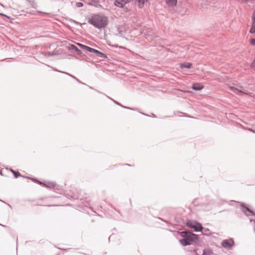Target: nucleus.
Wrapping results in <instances>:
<instances>
[{"mask_svg": "<svg viewBox=\"0 0 255 255\" xmlns=\"http://www.w3.org/2000/svg\"><path fill=\"white\" fill-rule=\"evenodd\" d=\"M88 22L97 28L105 27L108 22V18L103 15L96 14L93 15L88 20Z\"/></svg>", "mask_w": 255, "mask_h": 255, "instance_id": "f257e3e1", "label": "nucleus"}, {"mask_svg": "<svg viewBox=\"0 0 255 255\" xmlns=\"http://www.w3.org/2000/svg\"><path fill=\"white\" fill-rule=\"evenodd\" d=\"M78 44L83 49H86V50H87L90 52L94 53L96 54V55L98 56H99L100 57H102V58L107 57L106 55L104 53H102L96 49H93L92 48H91L90 47H88V46L84 45H83L82 44Z\"/></svg>", "mask_w": 255, "mask_h": 255, "instance_id": "f03ea898", "label": "nucleus"}, {"mask_svg": "<svg viewBox=\"0 0 255 255\" xmlns=\"http://www.w3.org/2000/svg\"><path fill=\"white\" fill-rule=\"evenodd\" d=\"M187 226L190 228L193 229L196 232L201 231L202 229L201 225L196 222L188 221L187 223Z\"/></svg>", "mask_w": 255, "mask_h": 255, "instance_id": "7ed1b4c3", "label": "nucleus"}, {"mask_svg": "<svg viewBox=\"0 0 255 255\" xmlns=\"http://www.w3.org/2000/svg\"><path fill=\"white\" fill-rule=\"evenodd\" d=\"M234 245V241L232 239L224 240L222 243V246L226 249H230Z\"/></svg>", "mask_w": 255, "mask_h": 255, "instance_id": "20e7f679", "label": "nucleus"}, {"mask_svg": "<svg viewBox=\"0 0 255 255\" xmlns=\"http://www.w3.org/2000/svg\"><path fill=\"white\" fill-rule=\"evenodd\" d=\"M252 25L250 29V32L252 33H255V8L252 14Z\"/></svg>", "mask_w": 255, "mask_h": 255, "instance_id": "39448f33", "label": "nucleus"}, {"mask_svg": "<svg viewBox=\"0 0 255 255\" xmlns=\"http://www.w3.org/2000/svg\"><path fill=\"white\" fill-rule=\"evenodd\" d=\"M129 1V0H116L115 5L117 6L122 7Z\"/></svg>", "mask_w": 255, "mask_h": 255, "instance_id": "423d86ee", "label": "nucleus"}, {"mask_svg": "<svg viewBox=\"0 0 255 255\" xmlns=\"http://www.w3.org/2000/svg\"><path fill=\"white\" fill-rule=\"evenodd\" d=\"M230 89L234 93L237 94H239L240 93H243V94H247V95L249 94V93L245 90L244 91H242V90H239L238 89H237L235 87H230Z\"/></svg>", "mask_w": 255, "mask_h": 255, "instance_id": "0eeeda50", "label": "nucleus"}, {"mask_svg": "<svg viewBox=\"0 0 255 255\" xmlns=\"http://www.w3.org/2000/svg\"><path fill=\"white\" fill-rule=\"evenodd\" d=\"M189 241H194L197 239V236L191 232H188L187 237L186 238Z\"/></svg>", "mask_w": 255, "mask_h": 255, "instance_id": "6e6552de", "label": "nucleus"}, {"mask_svg": "<svg viewBox=\"0 0 255 255\" xmlns=\"http://www.w3.org/2000/svg\"><path fill=\"white\" fill-rule=\"evenodd\" d=\"M203 86L198 84V83H195L193 84L192 85V88L194 90H202L203 88Z\"/></svg>", "mask_w": 255, "mask_h": 255, "instance_id": "1a4fd4ad", "label": "nucleus"}, {"mask_svg": "<svg viewBox=\"0 0 255 255\" xmlns=\"http://www.w3.org/2000/svg\"><path fill=\"white\" fill-rule=\"evenodd\" d=\"M180 242L184 246L190 245V243L186 238L180 240Z\"/></svg>", "mask_w": 255, "mask_h": 255, "instance_id": "9d476101", "label": "nucleus"}, {"mask_svg": "<svg viewBox=\"0 0 255 255\" xmlns=\"http://www.w3.org/2000/svg\"><path fill=\"white\" fill-rule=\"evenodd\" d=\"M177 0H166V2L170 6H175L176 5Z\"/></svg>", "mask_w": 255, "mask_h": 255, "instance_id": "9b49d317", "label": "nucleus"}, {"mask_svg": "<svg viewBox=\"0 0 255 255\" xmlns=\"http://www.w3.org/2000/svg\"><path fill=\"white\" fill-rule=\"evenodd\" d=\"M149 0H135L140 7H142L145 3L148 2Z\"/></svg>", "mask_w": 255, "mask_h": 255, "instance_id": "f8f14e48", "label": "nucleus"}, {"mask_svg": "<svg viewBox=\"0 0 255 255\" xmlns=\"http://www.w3.org/2000/svg\"><path fill=\"white\" fill-rule=\"evenodd\" d=\"M192 64L191 63H182L180 64L181 68H190L191 67Z\"/></svg>", "mask_w": 255, "mask_h": 255, "instance_id": "ddd939ff", "label": "nucleus"}, {"mask_svg": "<svg viewBox=\"0 0 255 255\" xmlns=\"http://www.w3.org/2000/svg\"><path fill=\"white\" fill-rule=\"evenodd\" d=\"M43 184L45 186L48 188H53L55 186V184L54 182H48Z\"/></svg>", "mask_w": 255, "mask_h": 255, "instance_id": "4468645a", "label": "nucleus"}, {"mask_svg": "<svg viewBox=\"0 0 255 255\" xmlns=\"http://www.w3.org/2000/svg\"><path fill=\"white\" fill-rule=\"evenodd\" d=\"M70 49L77 51V52H80V50L78 49V48L75 45H72L70 46Z\"/></svg>", "mask_w": 255, "mask_h": 255, "instance_id": "2eb2a0df", "label": "nucleus"}, {"mask_svg": "<svg viewBox=\"0 0 255 255\" xmlns=\"http://www.w3.org/2000/svg\"><path fill=\"white\" fill-rule=\"evenodd\" d=\"M189 232H182L180 233L181 237L186 238Z\"/></svg>", "mask_w": 255, "mask_h": 255, "instance_id": "dca6fc26", "label": "nucleus"}, {"mask_svg": "<svg viewBox=\"0 0 255 255\" xmlns=\"http://www.w3.org/2000/svg\"><path fill=\"white\" fill-rule=\"evenodd\" d=\"M76 6H77V7H80L83 6V3H82V2H77V3H76Z\"/></svg>", "mask_w": 255, "mask_h": 255, "instance_id": "f3484780", "label": "nucleus"}, {"mask_svg": "<svg viewBox=\"0 0 255 255\" xmlns=\"http://www.w3.org/2000/svg\"><path fill=\"white\" fill-rule=\"evenodd\" d=\"M250 43L252 45H255V38H252L251 39Z\"/></svg>", "mask_w": 255, "mask_h": 255, "instance_id": "a211bd4d", "label": "nucleus"}, {"mask_svg": "<svg viewBox=\"0 0 255 255\" xmlns=\"http://www.w3.org/2000/svg\"><path fill=\"white\" fill-rule=\"evenodd\" d=\"M239 1L242 3H247L250 0H239Z\"/></svg>", "mask_w": 255, "mask_h": 255, "instance_id": "6ab92c4d", "label": "nucleus"}, {"mask_svg": "<svg viewBox=\"0 0 255 255\" xmlns=\"http://www.w3.org/2000/svg\"><path fill=\"white\" fill-rule=\"evenodd\" d=\"M44 55L46 56H52L53 55V54L51 52H45L44 53Z\"/></svg>", "mask_w": 255, "mask_h": 255, "instance_id": "aec40b11", "label": "nucleus"}, {"mask_svg": "<svg viewBox=\"0 0 255 255\" xmlns=\"http://www.w3.org/2000/svg\"><path fill=\"white\" fill-rule=\"evenodd\" d=\"M251 67L252 68L255 69V59H254V60L253 61L252 63L251 64Z\"/></svg>", "mask_w": 255, "mask_h": 255, "instance_id": "412c9836", "label": "nucleus"}, {"mask_svg": "<svg viewBox=\"0 0 255 255\" xmlns=\"http://www.w3.org/2000/svg\"><path fill=\"white\" fill-rule=\"evenodd\" d=\"M14 175L16 178L18 177V176H20V174L18 172H16L14 173Z\"/></svg>", "mask_w": 255, "mask_h": 255, "instance_id": "4be33fe9", "label": "nucleus"}, {"mask_svg": "<svg viewBox=\"0 0 255 255\" xmlns=\"http://www.w3.org/2000/svg\"><path fill=\"white\" fill-rule=\"evenodd\" d=\"M202 255H210V253H207L205 251H204Z\"/></svg>", "mask_w": 255, "mask_h": 255, "instance_id": "5701e85b", "label": "nucleus"}, {"mask_svg": "<svg viewBox=\"0 0 255 255\" xmlns=\"http://www.w3.org/2000/svg\"><path fill=\"white\" fill-rule=\"evenodd\" d=\"M246 209L247 211H248L249 212H251V210H250L249 208H246Z\"/></svg>", "mask_w": 255, "mask_h": 255, "instance_id": "b1692460", "label": "nucleus"}, {"mask_svg": "<svg viewBox=\"0 0 255 255\" xmlns=\"http://www.w3.org/2000/svg\"><path fill=\"white\" fill-rule=\"evenodd\" d=\"M11 172H12L13 174L15 173V171H14V170H12V169L11 170Z\"/></svg>", "mask_w": 255, "mask_h": 255, "instance_id": "393cba45", "label": "nucleus"}, {"mask_svg": "<svg viewBox=\"0 0 255 255\" xmlns=\"http://www.w3.org/2000/svg\"><path fill=\"white\" fill-rule=\"evenodd\" d=\"M64 73L66 74H67V75H69V76H71V75L69 73H66V72H64Z\"/></svg>", "mask_w": 255, "mask_h": 255, "instance_id": "a878e982", "label": "nucleus"}, {"mask_svg": "<svg viewBox=\"0 0 255 255\" xmlns=\"http://www.w3.org/2000/svg\"><path fill=\"white\" fill-rule=\"evenodd\" d=\"M249 130H251V131H253V132H254V131L253 129H250Z\"/></svg>", "mask_w": 255, "mask_h": 255, "instance_id": "bb28decb", "label": "nucleus"}, {"mask_svg": "<svg viewBox=\"0 0 255 255\" xmlns=\"http://www.w3.org/2000/svg\"><path fill=\"white\" fill-rule=\"evenodd\" d=\"M38 182L39 183V184H42L41 182Z\"/></svg>", "mask_w": 255, "mask_h": 255, "instance_id": "cd10ccee", "label": "nucleus"}]
</instances>
